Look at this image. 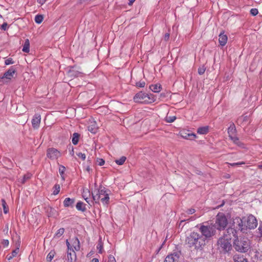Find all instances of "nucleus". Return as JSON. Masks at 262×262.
Segmentation results:
<instances>
[{"label": "nucleus", "mask_w": 262, "mask_h": 262, "mask_svg": "<svg viewBox=\"0 0 262 262\" xmlns=\"http://www.w3.org/2000/svg\"><path fill=\"white\" fill-rule=\"evenodd\" d=\"M2 206H3V209H4V212L5 214H6L9 211V208L7 205V203L4 199L2 200Z\"/></svg>", "instance_id": "nucleus-29"}, {"label": "nucleus", "mask_w": 262, "mask_h": 262, "mask_svg": "<svg viewBox=\"0 0 262 262\" xmlns=\"http://www.w3.org/2000/svg\"><path fill=\"white\" fill-rule=\"evenodd\" d=\"M227 220L226 216L223 213H219L216 218L214 225L215 229L220 230H223L227 225Z\"/></svg>", "instance_id": "nucleus-9"}, {"label": "nucleus", "mask_w": 262, "mask_h": 262, "mask_svg": "<svg viewBox=\"0 0 262 262\" xmlns=\"http://www.w3.org/2000/svg\"><path fill=\"white\" fill-rule=\"evenodd\" d=\"M66 170V168L64 166L62 165H60L59 167V174L61 177V179L62 181H64L65 178H64V171Z\"/></svg>", "instance_id": "nucleus-25"}, {"label": "nucleus", "mask_w": 262, "mask_h": 262, "mask_svg": "<svg viewBox=\"0 0 262 262\" xmlns=\"http://www.w3.org/2000/svg\"><path fill=\"white\" fill-rule=\"evenodd\" d=\"M234 262H248L247 259L243 255L236 254L233 257Z\"/></svg>", "instance_id": "nucleus-17"}, {"label": "nucleus", "mask_w": 262, "mask_h": 262, "mask_svg": "<svg viewBox=\"0 0 262 262\" xmlns=\"http://www.w3.org/2000/svg\"><path fill=\"white\" fill-rule=\"evenodd\" d=\"M98 128L96 121H90L88 125V129L92 133L95 134Z\"/></svg>", "instance_id": "nucleus-14"}, {"label": "nucleus", "mask_w": 262, "mask_h": 262, "mask_svg": "<svg viewBox=\"0 0 262 262\" xmlns=\"http://www.w3.org/2000/svg\"><path fill=\"white\" fill-rule=\"evenodd\" d=\"M54 256V252L51 251L47 255L46 259L48 262H51Z\"/></svg>", "instance_id": "nucleus-32"}, {"label": "nucleus", "mask_w": 262, "mask_h": 262, "mask_svg": "<svg viewBox=\"0 0 262 262\" xmlns=\"http://www.w3.org/2000/svg\"><path fill=\"white\" fill-rule=\"evenodd\" d=\"M97 249L99 250V252L100 253H101L102 252V246L101 244H98L97 246Z\"/></svg>", "instance_id": "nucleus-50"}, {"label": "nucleus", "mask_w": 262, "mask_h": 262, "mask_svg": "<svg viewBox=\"0 0 262 262\" xmlns=\"http://www.w3.org/2000/svg\"><path fill=\"white\" fill-rule=\"evenodd\" d=\"M108 262H116L115 258L112 255H110L108 257Z\"/></svg>", "instance_id": "nucleus-44"}, {"label": "nucleus", "mask_w": 262, "mask_h": 262, "mask_svg": "<svg viewBox=\"0 0 262 262\" xmlns=\"http://www.w3.org/2000/svg\"><path fill=\"white\" fill-rule=\"evenodd\" d=\"M74 203V200L71 199L69 198H66L63 201V205L64 207H68L72 205Z\"/></svg>", "instance_id": "nucleus-23"}, {"label": "nucleus", "mask_w": 262, "mask_h": 262, "mask_svg": "<svg viewBox=\"0 0 262 262\" xmlns=\"http://www.w3.org/2000/svg\"><path fill=\"white\" fill-rule=\"evenodd\" d=\"M134 100L136 102L141 103H149L154 101V98L150 97L148 94L140 92L136 94L134 97Z\"/></svg>", "instance_id": "nucleus-8"}, {"label": "nucleus", "mask_w": 262, "mask_h": 262, "mask_svg": "<svg viewBox=\"0 0 262 262\" xmlns=\"http://www.w3.org/2000/svg\"><path fill=\"white\" fill-rule=\"evenodd\" d=\"M181 135L183 138L186 139L192 140L196 137V135L193 133H186L184 132H181Z\"/></svg>", "instance_id": "nucleus-16"}, {"label": "nucleus", "mask_w": 262, "mask_h": 262, "mask_svg": "<svg viewBox=\"0 0 262 262\" xmlns=\"http://www.w3.org/2000/svg\"><path fill=\"white\" fill-rule=\"evenodd\" d=\"M219 41L220 45L222 46H224L227 41L228 37L224 33H221L219 36Z\"/></svg>", "instance_id": "nucleus-15"}, {"label": "nucleus", "mask_w": 262, "mask_h": 262, "mask_svg": "<svg viewBox=\"0 0 262 262\" xmlns=\"http://www.w3.org/2000/svg\"><path fill=\"white\" fill-rule=\"evenodd\" d=\"M41 117L39 115H35L32 120V124L34 128H37L40 123Z\"/></svg>", "instance_id": "nucleus-13"}, {"label": "nucleus", "mask_w": 262, "mask_h": 262, "mask_svg": "<svg viewBox=\"0 0 262 262\" xmlns=\"http://www.w3.org/2000/svg\"><path fill=\"white\" fill-rule=\"evenodd\" d=\"M230 139L233 141V142L234 144H235L237 146L241 147H244L243 144L241 142V141L239 140V139L237 137H236V136H234L231 137Z\"/></svg>", "instance_id": "nucleus-22"}, {"label": "nucleus", "mask_w": 262, "mask_h": 262, "mask_svg": "<svg viewBox=\"0 0 262 262\" xmlns=\"http://www.w3.org/2000/svg\"><path fill=\"white\" fill-rule=\"evenodd\" d=\"M47 155L49 158L55 160L60 156V153L57 149L54 148H50L48 149Z\"/></svg>", "instance_id": "nucleus-10"}, {"label": "nucleus", "mask_w": 262, "mask_h": 262, "mask_svg": "<svg viewBox=\"0 0 262 262\" xmlns=\"http://www.w3.org/2000/svg\"><path fill=\"white\" fill-rule=\"evenodd\" d=\"M126 160V158L124 156H122L120 159L115 160V161L118 165H122L124 164Z\"/></svg>", "instance_id": "nucleus-27"}, {"label": "nucleus", "mask_w": 262, "mask_h": 262, "mask_svg": "<svg viewBox=\"0 0 262 262\" xmlns=\"http://www.w3.org/2000/svg\"><path fill=\"white\" fill-rule=\"evenodd\" d=\"M19 249L18 248L15 249L14 250H13L12 252V257H15L17 254V253L19 252Z\"/></svg>", "instance_id": "nucleus-43"}, {"label": "nucleus", "mask_w": 262, "mask_h": 262, "mask_svg": "<svg viewBox=\"0 0 262 262\" xmlns=\"http://www.w3.org/2000/svg\"><path fill=\"white\" fill-rule=\"evenodd\" d=\"M206 70V68L204 66H202L198 69V73L200 75L203 74Z\"/></svg>", "instance_id": "nucleus-37"}, {"label": "nucleus", "mask_w": 262, "mask_h": 262, "mask_svg": "<svg viewBox=\"0 0 262 262\" xmlns=\"http://www.w3.org/2000/svg\"><path fill=\"white\" fill-rule=\"evenodd\" d=\"M145 85V83L144 81H139L136 83V86L139 88H143Z\"/></svg>", "instance_id": "nucleus-40"}, {"label": "nucleus", "mask_w": 262, "mask_h": 262, "mask_svg": "<svg viewBox=\"0 0 262 262\" xmlns=\"http://www.w3.org/2000/svg\"><path fill=\"white\" fill-rule=\"evenodd\" d=\"M199 216H191L190 217V218L189 219H184V220H182L180 221V225H182V223L185 221H194L195 220L197 217H198Z\"/></svg>", "instance_id": "nucleus-35"}, {"label": "nucleus", "mask_w": 262, "mask_h": 262, "mask_svg": "<svg viewBox=\"0 0 262 262\" xmlns=\"http://www.w3.org/2000/svg\"><path fill=\"white\" fill-rule=\"evenodd\" d=\"M77 155L79 158H81L83 160H84L85 159L86 156L84 154L79 152L77 154Z\"/></svg>", "instance_id": "nucleus-41"}, {"label": "nucleus", "mask_w": 262, "mask_h": 262, "mask_svg": "<svg viewBox=\"0 0 262 262\" xmlns=\"http://www.w3.org/2000/svg\"><path fill=\"white\" fill-rule=\"evenodd\" d=\"M233 237H236V231L234 228H228L219 239L217 249L222 252H228L231 249V239Z\"/></svg>", "instance_id": "nucleus-1"}, {"label": "nucleus", "mask_w": 262, "mask_h": 262, "mask_svg": "<svg viewBox=\"0 0 262 262\" xmlns=\"http://www.w3.org/2000/svg\"><path fill=\"white\" fill-rule=\"evenodd\" d=\"M84 199L85 200V201L91 206L92 205V204L93 203V202L92 201H90L88 197L84 198Z\"/></svg>", "instance_id": "nucleus-48"}, {"label": "nucleus", "mask_w": 262, "mask_h": 262, "mask_svg": "<svg viewBox=\"0 0 262 262\" xmlns=\"http://www.w3.org/2000/svg\"><path fill=\"white\" fill-rule=\"evenodd\" d=\"M0 17H2V16L0 15Z\"/></svg>", "instance_id": "nucleus-59"}, {"label": "nucleus", "mask_w": 262, "mask_h": 262, "mask_svg": "<svg viewBox=\"0 0 262 262\" xmlns=\"http://www.w3.org/2000/svg\"><path fill=\"white\" fill-rule=\"evenodd\" d=\"M208 126H203L198 128L197 133L201 135H205L208 132Z\"/></svg>", "instance_id": "nucleus-19"}, {"label": "nucleus", "mask_w": 262, "mask_h": 262, "mask_svg": "<svg viewBox=\"0 0 262 262\" xmlns=\"http://www.w3.org/2000/svg\"><path fill=\"white\" fill-rule=\"evenodd\" d=\"M235 132V128L234 125L233 124L231 125L228 128V134L230 138L234 136Z\"/></svg>", "instance_id": "nucleus-21"}, {"label": "nucleus", "mask_w": 262, "mask_h": 262, "mask_svg": "<svg viewBox=\"0 0 262 262\" xmlns=\"http://www.w3.org/2000/svg\"><path fill=\"white\" fill-rule=\"evenodd\" d=\"M104 164V161L103 159H100V161L99 162V165L100 166H102Z\"/></svg>", "instance_id": "nucleus-53"}, {"label": "nucleus", "mask_w": 262, "mask_h": 262, "mask_svg": "<svg viewBox=\"0 0 262 262\" xmlns=\"http://www.w3.org/2000/svg\"><path fill=\"white\" fill-rule=\"evenodd\" d=\"M186 242L189 247H194L196 249H201L206 245V242L201 235L194 231L191 232L187 236Z\"/></svg>", "instance_id": "nucleus-3"}, {"label": "nucleus", "mask_w": 262, "mask_h": 262, "mask_svg": "<svg viewBox=\"0 0 262 262\" xmlns=\"http://www.w3.org/2000/svg\"><path fill=\"white\" fill-rule=\"evenodd\" d=\"M258 229L259 230V233L262 235V222H260L259 226Z\"/></svg>", "instance_id": "nucleus-49"}, {"label": "nucleus", "mask_w": 262, "mask_h": 262, "mask_svg": "<svg viewBox=\"0 0 262 262\" xmlns=\"http://www.w3.org/2000/svg\"><path fill=\"white\" fill-rule=\"evenodd\" d=\"M9 241L7 239L3 240L2 244L5 247H7L9 245Z\"/></svg>", "instance_id": "nucleus-46"}, {"label": "nucleus", "mask_w": 262, "mask_h": 262, "mask_svg": "<svg viewBox=\"0 0 262 262\" xmlns=\"http://www.w3.org/2000/svg\"><path fill=\"white\" fill-rule=\"evenodd\" d=\"M43 20V17L41 15H37L35 17V21L37 24H40Z\"/></svg>", "instance_id": "nucleus-31"}, {"label": "nucleus", "mask_w": 262, "mask_h": 262, "mask_svg": "<svg viewBox=\"0 0 262 262\" xmlns=\"http://www.w3.org/2000/svg\"><path fill=\"white\" fill-rule=\"evenodd\" d=\"M77 210L84 211L86 210L85 204L82 202H78L76 206Z\"/></svg>", "instance_id": "nucleus-24"}, {"label": "nucleus", "mask_w": 262, "mask_h": 262, "mask_svg": "<svg viewBox=\"0 0 262 262\" xmlns=\"http://www.w3.org/2000/svg\"><path fill=\"white\" fill-rule=\"evenodd\" d=\"M169 36H170V34L169 33H166L165 35H164V39L165 41H167L169 39Z\"/></svg>", "instance_id": "nucleus-47"}, {"label": "nucleus", "mask_w": 262, "mask_h": 262, "mask_svg": "<svg viewBox=\"0 0 262 262\" xmlns=\"http://www.w3.org/2000/svg\"><path fill=\"white\" fill-rule=\"evenodd\" d=\"M70 73H71V75L75 76V77H78L80 76L82 73L78 71L75 72L74 70H71Z\"/></svg>", "instance_id": "nucleus-36"}, {"label": "nucleus", "mask_w": 262, "mask_h": 262, "mask_svg": "<svg viewBox=\"0 0 262 262\" xmlns=\"http://www.w3.org/2000/svg\"><path fill=\"white\" fill-rule=\"evenodd\" d=\"M29 178H30V175L29 174L25 175L24 176L23 183H24L26 180L29 179Z\"/></svg>", "instance_id": "nucleus-51"}, {"label": "nucleus", "mask_w": 262, "mask_h": 262, "mask_svg": "<svg viewBox=\"0 0 262 262\" xmlns=\"http://www.w3.org/2000/svg\"><path fill=\"white\" fill-rule=\"evenodd\" d=\"M93 199L96 203H98L99 200L104 204H107L110 198L105 187L100 186L99 189L94 191L92 193Z\"/></svg>", "instance_id": "nucleus-4"}, {"label": "nucleus", "mask_w": 262, "mask_h": 262, "mask_svg": "<svg viewBox=\"0 0 262 262\" xmlns=\"http://www.w3.org/2000/svg\"><path fill=\"white\" fill-rule=\"evenodd\" d=\"M64 231V228H60L59 229H58L57 230L54 237H58V238L60 237L63 234Z\"/></svg>", "instance_id": "nucleus-30"}, {"label": "nucleus", "mask_w": 262, "mask_h": 262, "mask_svg": "<svg viewBox=\"0 0 262 262\" xmlns=\"http://www.w3.org/2000/svg\"><path fill=\"white\" fill-rule=\"evenodd\" d=\"M129 3L128 4H129V5H131L135 1V0H129Z\"/></svg>", "instance_id": "nucleus-56"}, {"label": "nucleus", "mask_w": 262, "mask_h": 262, "mask_svg": "<svg viewBox=\"0 0 262 262\" xmlns=\"http://www.w3.org/2000/svg\"><path fill=\"white\" fill-rule=\"evenodd\" d=\"M15 73V70L13 67H11L7 72H6L2 78H6L8 79H11Z\"/></svg>", "instance_id": "nucleus-12"}, {"label": "nucleus", "mask_w": 262, "mask_h": 262, "mask_svg": "<svg viewBox=\"0 0 262 262\" xmlns=\"http://www.w3.org/2000/svg\"><path fill=\"white\" fill-rule=\"evenodd\" d=\"M200 231L201 233V237L206 242V240L209 239L215 234L216 230L213 225H201Z\"/></svg>", "instance_id": "nucleus-6"}, {"label": "nucleus", "mask_w": 262, "mask_h": 262, "mask_svg": "<svg viewBox=\"0 0 262 262\" xmlns=\"http://www.w3.org/2000/svg\"><path fill=\"white\" fill-rule=\"evenodd\" d=\"M53 194L57 195L60 191V187L59 184H55L53 187Z\"/></svg>", "instance_id": "nucleus-28"}, {"label": "nucleus", "mask_w": 262, "mask_h": 262, "mask_svg": "<svg viewBox=\"0 0 262 262\" xmlns=\"http://www.w3.org/2000/svg\"><path fill=\"white\" fill-rule=\"evenodd\" d=\"M89 195H90V191L88 189H83V191L82 192V196L83 199L88 197Z\"/></svg>", "instance_id": "nucleus-34"}, {"label": "nucleus", "mask_w": 262, "mask_h": 262, "mask_svg": "<svg viewBox=\"0 0 262 262\" xmlns=\"http://www.w3.org/2000/svg\"><path fill=\"white\" fill-rule=\"evenodd\" d=\"M47 0H37V2L40 5H43L45 3Z\"/></svg>", "instance_id": "nucleus-52"}, {"label": "nucleus", "mask_w": 262, "mask_h": 262, "mask_svg": "<svg viewBox=\"0 0 262 262\" xmlns=\"http://www.w3.org/2000/svg\"><path fill=\"white\" fill-rule=\"evenodd\" d=\"M195 212V210L194 209H193V208H191V209H188L186 212V213L188 214H193L194 212Z\"/></svg>", "instance_id": "nucleus-42"}, {"label": "nucleus", "mask_w": 262, "mask_h": 262, "mask_svg": "<svg viewBox=\"0 0 262 262\" xmlns=\"http://www.w3.org/2000/svg\"><path fill=\"white\" fill-rule=\"evenodd\" d=\"M176 119L175 116H167L166 117V121L167 122L171 123L173 122Z\"/></svg>", "instance_id": "nucleus-33"}, {"label": "nucleus", "mask_w": 262, "mask_h": 262, "mask_svg": "<svg viewBox=\"0 0 262 262\" xmlns=\"http://www.w3.org/2000/svg\"><path fill=\"white\" fill-rule=\"evenodd\" d=\"M179 260V254L178 253H174L168 255L164 262H178Z\"/></svg>", "instance_id": "nucleus-11"}, {"label": "nucleus", "mask_w": 262, "mask_h": 262, "mask_svg": "<svg viewBox=\"0 0 262 262\" xmlns=\"http://www.w3.org/2000/svg\"><path fill=\"white\" fill-rule=\"evenodd\" d=\"M234 240V246L236 250L241 252H246L250 248L249 241L246 237L238 239L237 237Z\"/></svg>", "instance_id": "nucleus-7"}, {"label": "nucleus", "mask_w": 262, "mask_h": 262, "mask_svg": "<svg viewBox=\"0 0 262 262\" xmlns=\"http://www.w3.org/2000/svg\"><path fill=\"white\" fill-rule=\"evenodd\" d=\"M150 89L155 93H158L161 90V86L159 83L152 84L150 86Z\"/></svg>", "instance_id": "nucleus-18"}, {"label": "nucleus", "mask_w": 262, "mask_h": 262, "mask_svg": "<svg viewBox=\"0 0 262 262\" xmlns=\"http://www.w3.org/2000/svg\"><path fill=\"white\" fill-rule=\"evenodd\" d=\"M79 135L78 133H75L73 135L72 137V143L74 145H76L79 141Z\"/></svg>", "instance_id": "nucleus-26"}, {"label": "nucleus", "mask_w": 262, "mask_h": 262, "mask_svg": "<svg viewBox=\"0 0 262 262\" xmlns=\"http://www.w3.org/2000/svg\"><path fill=\"white\" fill-rule=\"evenodd\" d=\"M5 63L6 65H9L11 64H13L14 63V61H13V59L11 58H9L5 60Z\"/></svg>", "instance_id": "nucleus-39"}, {"label": "nucleus", "mask_w": 262, "mask_h": 262, "mask_svg": "<svg viewBox=\"0 0 262 262\" xmlns=\"http://www.w3.org/2000/svg\"><path fill=\"white\" fill-rule=\"evenodd\" d=\"M91 262H99V259L96 258H93Z\"/></svg>", "instance_id": "nucleus-55"}, {"label": "nucleus", "mask_w": 262, "mask_h": 262, "mask_svg": "<svg viewBox=\"0 0 262 262\" xmlns=\"http://www.w3.org/2000/svg\"><path fill=\"white\" fill-rule=\"evenodd\" d=\"M242 119V118H239V119H238V121H239Z\"/></svg>", "instance_id": "nucleus-58"}, {"label": "nucleus", "mask_w": 262, "mask_h": 262, "mask_svg": "<svg viewBox=\"0 0 262 262\" xmlns=\"http://www.w3.org/2000/svg\"><path fill=\"white\" fill-rule=\"evenodd\" d=\"M244 164V162H241V163H234L231 164V166H234V165H241V164Z\"/></svg>", "instance_id": "nucleus-54"}, {"label": "nucleus", "mask_w": 262, "mask_h": 262, "mask_svg": "<svg viewBox=\"0 0 262 262\" xmlns=\"http://www.w3.org/2000/svg\"><path fill=\"white\" fill-rule=\"evenodd\" d=\"M258 11L256 8H252L250 10V13L253 16L256 15L258 14Z\"/></svg>", "instance_id": "nucleus-38"}, {"label": "nucleus", "mask_w": 262, "mask_h": 262, "mask_svg": "<svg viewBox=\"0 0 262 262\" xmlns=\"http://www.w3.org/2000/svg\"><path fill=\"white\" fill-rule=\"evenodd\" d=\"M66 244L68 247V258L69 260L71 259L70 262H73L72 258V251L75 254V251H79L80 249V242L77 237H74L71 239L66 241Z\"/></svg>", "instance_id": "nucleus-5"}, {"label": "nucleus", "mask_w": 262, "mask_h": 262, "mask_svg": "<svg viewBox=\"0 0 262 262\" xmlns=\"http://www.w3.org/2000/svg\"><path fill=\"white\" fill-rule=\"evenodd\" d=\"M1 28L3 30H6L8 28V25L6 23H5L2 24L1 26Z\"/></svg>", "instance_id": "nucleus-45"}, {"label": "nucleus", "mask_w": 262, "mask_h": 262, "mask_svg": "<svg viewBox=\"0 0 262 262\" xmlns=\"http://www.w3.org/2000/svg\"><path fill=\"white\" fill-rule=\"evenodd\" d=\"M183 217H186V213H184L182 214L181 218H183Z\"/></svg>", "instance_id": "nucleus-57"}, {"label": "nucleus", "mask_w": 262, "mask_h": 262, "mask_svg": "<svg viewBox=\"0 0 262 262\" xmlns=\"http://www.w3.org/2000/svg\"><path fill=\"white\" fill-rule=\"evenodd\" d=\"M234 227L238 228L241 231L244 232L247 229H254L257 226V221L256 217L252 214L242 218L235 217L233 221Z\"/></svg>", "instance_id": "nucleus-2"}, {"label": "nucleus", "mask_w": 262, "mask_h": 262, "mask_svg": "<svg viewBox=\"0 0 262 262\" xmlns=\"http://www.w3.org/2000/svg\"><path fill=\"white\" fill-rule=\"evenodd\" d=\"M22 51L25 53H28L30 51V42L28 39L25 40L23 45Z\"/></svg>", "instance_id": "nucleus-20"}]
</instances>
